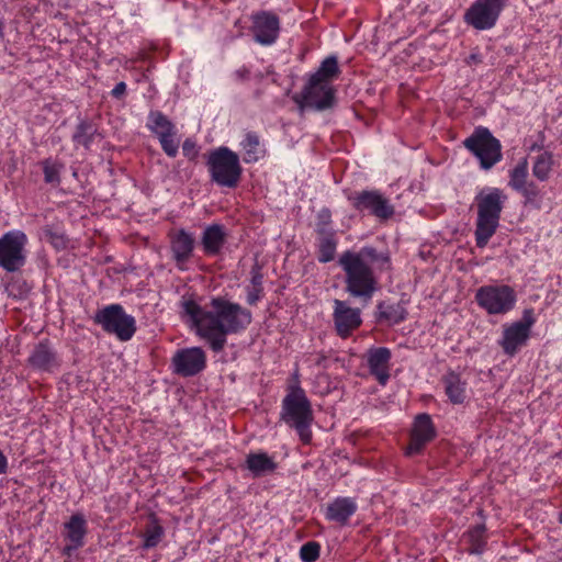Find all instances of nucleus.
<instances>
[{
  "mask_svg": "<svg viewBox=\"0 0 562 562\" xmlns=\"http://www.w3.org/2000/svg\"><path fill=\"white\" fill-rule=\"evenodd\" d=\"M180 317L214 352L226 345L228 335L244 331L251 323V312L224 297H212L204 307L192 296H182Z\"/></svg>",
  "mask_w": 562,
  "mask_h": 562,
  "instance_id": "obj_1",
  "label": "nucleus"
},
{
  "mask_svg": "<svg viewBox=\"0 0 562 562\" xmlns=\"http://www.w3.org/2000/svg\"><path fill=\"white\" fill-rule=\"evenodd\" d=\"M338 266L344 272L345 291L364 303L372 300L380 288L376 270L391 266L387 252H380L372 246L359 250L348 249L340 254Z\"/></svg>",
  "mask_w": 562,
  "mask_h": 562,
  "instance_id": "obj_2",
  "label": "nucleus"
},
{
  "mask_svg": "<svg viewBox=\"0 0 562 562\" xmlns=\"http://www.w3.org/2000/svg\"><path fill=\"white\" fill-rule=\"evenodd\" d=\"M337 57L325 58L317 70L312 74L301 92V106L317 111L331 109L336 102V90L333 81L339 76Z\"/></svg>",
  "mask_w": 562,
  "mask_h": 562,
  "instance_id": "obj_3",
  "label": "nucleus"
},
{
  "mask_svg": "<svg viewBox=\"0 0 562 562\" xmlns=\"http://www.w3.org/2000/svg\"><path fill=\"white\" fill-rule=\"evenodd\" d=\"M506 200L507 195L499 188L485 187L476 193L474 238L477 248H485L497 232Z\"/></svg>",
  "mask_w": 562,
  "mask_h": 562,
  "instance_id": "obj_4",
  "label": "nucleus"
},
{
  "mask_svg": "<svg viewBox=\"0 0 562 562\" xmlns=\"http://www.w3.org/2000/svg\"><path fill=\"white\" fill-rule=\"evenodd\" d=\"M280 419L293 428L304 445L312 441L314 414L305 391L299 385H291L282 400Z\"/></svg>",
  "mask_w": 562,
  "mask_h": 562,
  "instance_id": "obj_5",
  "label": "nucleus"
},
{
  "mask_svg": "<svg viewBox=\"0 0 562 562\" xmlns=\"http://www.w3.org/2000/svg\"><path fill=\"white\" fill-rule=\"evenodd\" d=\"M211 180L221 187L236 188L243 175L239 156L226 146L210 151L206 160Z\"/></svg>",
  "mask_w": 562,
  "mask_h": 562,
  "instance_id": "obj_6",
  "label": "nucleus"
},
{
  "mask_svg": "<svg viewBox=\"0 0 562 562\" xmlns=\"http://www.w3.org/2000/svg\"><path fill=\"white\" fill-rule=\"evenodd\" d=\"M92 319L106 334L113 335L120 341L131 340L137 330L135 317L127 314L117 303L99 308Z\"/></svg>",
  "mask_w": 562,
  "mask_h": 562,
  "instance_id": "obj_7",
  "label": "nucleus"
},
{
  "mask_svg": "<svg viewBox=\"0 0 562 562\" xmlns=\"http://www.w3.org/2000/svg\"><path fill=\"white\" fill-rule=\"evenodd\" d=\"M463 146L479 160L483 170L492 169L503 159L502 144L487 127H475L463 140Z\"/></svg>",
  "mask_w": 562,
  "mask_h": 562,
  "instance_id": "obj_8",
  "label": "nucleus"
},
{
  "mask_svg": "<svg viewBox=\"0 0 562 562\" xmlns=\"http://www.w3.org/2000/svg\"><path fill=\"white\" fill-rule=\"evenodd\" d=\"M475 302L490 315H504L515 307L517 295L510 285L487 284L476 290Z\"/></svg>",
  "mask_w": 562,
  "mask_h": 562,
  "instance_id": "obj_9",
  "label": "nucleus"
},
{
  "mask_svg": "<svg viewBox=\"0 0 562 562\" xmlns=\"http://www.w3.org/2000/svg\"><path fill=\"white\" fill-rule=\"evenodd\" d=\"M29 238L23 231L11 229L0 237V268L5 272L20 271L26 263Z\"/></svg>",
  "mask_w": 562,
  "mask_h": 562,
  "instance_id": "obj_10",
  "label": "nucleus"
},
{
  "mask_svg": "<svg viewBox=\"0 0 562 562\" xmlns=\"http://www.w3.org/2000/svg\"><path fill=\"white\" fill-rule=\"evenodd\" d=\"M347 199L356 211L380 221H387L395 213L391 201L379 190L355 191L348 194Z\"/></svg>",
  "mask_w": 562,
  "mask_h": 562,
  "instance_id": "obj_11",
  "label": "nucleus"
},
{
  "mask_svg": "<svg viewBox=\"0 0 562 562\" xmlns=\"http://www.w3.org/2000/svg\"><path fill=\"white\" fill-rule=\"evenodd\" d=\"M508 0H475L464 13V22L477 31L493 29Z\"/></svg>",
  "mask_w": 562,
  "mask_h": 562,
  "instance_id": "obj_12",
  "label": "nucleus"
},
{
  "mask_svg": "<svg viewBox=\"0 0 562 562\" xmlns=\"http://www.w3.org/2000/svg\"><path fill=\"white\" fill-rule=\"evenodd\" d=\"M536 321L533 310L526 308L522 312L520 321L514 322L504 327L499 345L507 356H514L524 345H526Z\"/></svg>",
  "mask_w": 562,
  "mask_h": 562,
  "instance_id": "obj_13",
  "label": "nucleus"
},
{
  "mask_svg": "<svg viewBox=\"0 0 562 562\" xmlns=\"http://www.w3.org/2000/svg\"><path fill=\"white\" fill-rule=\"evenodd\" d=\"M146 127L158 138L161 149L168 157L175 158L178 155L177 127L166 114L158 110L150 111Z\"/></svg>",
  "mask_w": 562,
  "mask_h": 562,
  "instance_id": "obj_14",
  "label": "nucleus"
},
{
  "mask_svg": "<svg viewBox=\"0 0 562 562\" xmlns=\"http://www.w3.org/2000/svg\"><path fill=\"white\" fill-rule=\"evenodd\" d=\"M254 40L263 46L274 44L280 34V19L271 11H260L251 15Z\"/></svg>",
  "mask_w": 562,
  "mask_h": 562,
  "instance_id": "obj_15",
  "label": "nucleus"
},
{
  "mask_svg": "<svg viewBox=\"0 0 562 562\" xmlns=\"http://www.w3.org/2000/svg\"><path fill=\"white\" fill-rule=\"evenodd\" d=\"M333 321L337 335L346 339L361 326V311L351 307L346 301L336 299L334 300Z\"/></svg>",
  "mask_w": 562,
  "mask_h": 562,
  "instance_id": "obj_16",
  "label": "nucleus"
},
{
  "mask_svg": "<svg viewBox=\"0 0 562 562\" xmlns=\"http://www.w3.org/2000/svg\"><path fill=\"white\" fill-rule=\"evenodd\" d=\"M173 372L182 376H193L206 367V355L201 347L178 350L172 357Z\"/></svg>",
  "mask_w": 562,
  "mask_h": 562,
  "instance_id": "obj_17",
  "label": "nucleus"
},
{
  "mask_svg": "<svg viewBox=\"0 0 562 562\" xmlns=\"http://www.w3.org/2000/svg\"><path fill=\"white\" fill-rule=\"evenodd\" d=\"M171 259L180 271L188 270V263L193 256L195 240L184 228L171 231L168 234Z\"/></svg>",
  "mask_w": 562,
  "mask_h": 562,
  "instance_id": "obj_18",
  "label": "nucleus"
},
{
  "mask_svg": "<svg viewBox=\"0 0 562 562\" xmlns=\"http://www.w3.org/2000/svg\"><path fill=\"white\" fill-rule=\"evenodd\" d=\"M436 437V428L429 414H418L411 430L409 445L406 448L407 456L418 454L425 446Z\"/></svg>",
  "mask_w": 562,
  "mask_h": 562,
  "instance_id": "obj_19",
  "label": "nucleus"
},
{
  "mask_svg": "<svg viewBox=\"0 0 562 562\" xmlns=\"http://www.w3.org/2000/svg\"><path fill=\"white\" fill-rule=\"evenodd\" d=\"M88 533V522L83 514L77 513L64 524V539L66 541L63 548V554L71 557L75 551L83 547L85 538Z\"/></svg>",
  "mask_w": 562,
  "mask_h": 562,
  "instance_id": "obj_20",
  "label": "nucleus"
},
{
  "mask_svg": "<svg viewBox=\"0 0 562 562\" xmlns=\"http://www.w3.org/2000/svg\"><path fill=\"white\" fill-rule=\"evenodd\" d=\"M391 350L386 347H372L367 351V364L371 375L385 385L390 379Z\"/></svg>",
  "mask_w": 562,
  "mask_h": 562,
  "instance_id": "obj_21",
  "label": "nucleus"
},
{
  "mask_svg": "<svg viewBox=\"0 0 562 562\" xmlns=\"http://www.w3.org/2000/svg\"><path fill=\"white\" fill-rule=\"evenodd\" d=\"M29 363L36 370L54 372L60 367V359L49 342L43 340L33 348L29 357Z\"/></svg>",
  "mask_w": 562,
  "mask_h": 562,
  "instance_id": "obj_22",
  "label": "nucleus"
},
{
  "mask_svg": "<svg viewBox=\"0 0 562 562\" xmlns=\"http://www.w3.org/2000/svg\"><path fill=\"white\" fill-rule=\"evenodd\" d=\"M228 233L224 225L213 223L203 229L201 234V246L206 256L214 257L221 254L224 248Z\"/></svg>",
  "mask_w": 562,
  "mask_h": 562,
  "instance_id": "obj_23",
  "label": "nucleus"
},
{
  "mask_svg": "<svg viewBox=\"0 0 562 562\" xmlns=\"http://www.w3.org/2000/svg\"><path fill=\"white\" fill-rule=\"evenodd\" d=\"M244 468L252 477H262L272 474L278 469V462L273 456L263 450L251 451L246 456Z\"/></svg>",
  "mask_w": 562,
  "mask_h": 562,
  "instance_id": "obj_24",
  "label": "nucleus"
},
{
  "mask_svg": "<svg viewBox=\"0 0 562 562\" xmlns=\"http://www.w3.org/2000/svg\"><path fill=\"white\" fill-rule=\"evenodd\" d=\"M358 505L351 497H336L328 504L325 517L329 521L346 525L349 518L357 512Z\"/></svg>",
  "mask_w": 562,
  "mask_h": 562,
  "instance_id": "obj_25",
  "label": "nucleus"
},
{
  "mask_svg": "<svg viewBox=\"0 0 562 562\" xmlns=\"http://www.w3.org/2000/svg\"><path fill=\"white\" fill-rule=\"evenodd\" d=\"M245 164H256L267 155L265 144L256 132H247L239 144Z\"/></svg>",
  "mask_w": 562,
  "mask_h": 562,
  "instance_id": "obj_26",
  "label": "nucleus"
},
{
  "mask_svg": "<svg viewBox=\"0 0 562 562\" xmlns=\"http://www.w3.org/2000/svg\"><path fill=\"white\" fill-rule=\"evenodd\" d=\"M445 393L452 404H462L467 398V381L454 371H448L442 376Z\"/></svg>",
  "mask_w": 562,
  "mask_h": 562,
  "instance_id": "obj_27",
  "label": "nucleus"
},
{
  "mask_svg": "<svg viewBox=\"0 0 562 562\" xmlns=\"http://www.w3.org/2000/svg\"><path fill=\"white\" fill-rule=\"evenodd\" d=\"M262 283V268L258 262H256L250 270V284L246 288V301L249 305H256L263 297Z\"/></svg>",
  "mask_w": 562,
  "mask_h": 562,
  "instance_id": "obj_28",
  "label": "nucleus"
},
{
  "mask_svg": "<svg viewBox=\"0 0 562 562\" xmlns=\"http://www.w3.org/2000/svg\"><path fill=\"white\" fill-rule=\"evenodd\" d=\"M317 259L322 263H327L334 260L338 239L336 233L317 235Z\"/></svg>",
  "mask_w": 562,
  "mask_h": 562,
  "instance_id": "obj_29",
  "label": "nucleus"
},
{
  "mask_svg": "<svg viewBox=\"0 0 562 562\" xmlns=\"http://www.w3.org/2000/svg\"><path fill=\"white\" fill-rule=\"evenodd\" d=\"M406 310L401 304L380 302L378 304V318L387 324H400L406 318Z\"/></svg>",
  "mask_w": 562,
  "mask_h": 562,
  "instance_id": "obj_30",
  "label": "nucleus"
},
{
  "mask_svg": "<svg viewBox=\"0 0 562 562\" xmlns=\"http://www.w3.org/2000/svg\"><path fill=\"white\" fill-rule=\"evenodd\" d=\"M165 536V529L160 525L159 520L153 516L147 524L145 530L142 533L143 544L142 548L145 550L153 549L159 544Z\"/></svg>",
  "mask_w": 562,
  "mask_h": 562,
  "instance_id": "obj_31",
  "label": "nucleus"
},
{
  "mask_svg": "<svg viewBox=\"0 0 562 562\" xmlns=\"http://www.w3.org/2000/svg\"><path fill=\"white\" fill-rule=\"evenodd\" d=\"M98 134L95 125L87 120H81L72 135V142L76 145H81L86 149H89Z\"/></svg>",
  "mask_w": 562,
  "mask_h": 562,
  "instance_id": "obj_32",
  "label": "nucleus"
},
{
  "mask_svg": "<svg viewBox=\"0 0 562 562\" xmlns=\"http://www.w3.org/2000/svg\"><path fill=\"white\" fill-rule=\"evenodd\" d=\"M485 533V525H476L465 532L464 538L470 543L469 552L471 554H480L484 551L486 546Z\"/></svg>",
  "mask_w": 562,
  "mask_h": 562,
  "instance_id": "obj_33",
  "label": "nucleus"
},
{
  "mask_svg": "<svg viewBox=\"0 0 562 562\" xmlns=\"http://www.w3.org/2000/svg\"><path fill=\"white\" fill-rule=\"evenodd\" d=\"M553 167V155L550 151H543L535 158L532 175L539 181H547Z\"/></svg>",
  "mask_w": 562,
  "mask_h": 562,
  "instance_id": "obj_34",
  "label": "nucleus"
},
{
  "mask_svg": "<svg viewBox=\"0 0 562 562\" xmlns=\"http://www.w3.org/2000/svg\"><path fill=\"white\" fill-rule=\"evenodd\" d=\"M529 182L530 181H528V161L527 159H522L510 170L509 187L515 191H518Z\"/></svg>",
  "mask_w": 562,
  "mask_h": 562,
  "instance_id": "obj_35",
  "label": "nucleus"
},
{
  "mask_svg": "<svg viewBox=\"0 0 562 562\" xmlns=\"http://www.w3.org/2000/svg\"><path fill=\"white\" fill-rule=\"evenodd\" d=\"M42 167L45 182L55 187L59 186L63 164L56 160L45 159L42 161Z\"/></svg>",
  "mask_w": 562,
  "mask_h": 562,
  "instance_id": "obj_36",
  "label": "nucleus"
},
{
  "mask_svg": "<svg viewBox=\"0 0 562 562\" xmlns=\"http://www.w3.org/2000/svg\"><path fill=\"white\" fill-rule=\"evenodd\" d=\"M315 232L317 235L336 233L333 228L331 211L328 207H323L318 211Z\"/></svg>",
  "mask_w": 562,
  "mask_h": 562,
  "instance_id": "obj_37",
  "label": "nucleus"
},
{
  "mask_svg": "<svg viewBox=\"0 0 562 562\" xmlns=\"http://www.w3.org/2000/svg\"><path fill=\"white\" fill-rule=\"evenodd\" d=\"M44 236L45 238L52 244V246L57 249L61 250L67 247V237L63 232L55 231L49 226H46L44 228Z\"/></svg>",
  "mask_w": 562,
  "mask_h": 562,
  "instance_id": "obj_38",
  "label": "nucleus"
},
{
  "mask_svg": "<svg viewBox=\"0 0 562 562\" xmlns=\"http://www.w3.org/2000/svg\"><path fill=\"white\" fill-rule=\"evenodd\" d=\"M321 546L316 541H308L300 549V558L303 562H315L319 558Z\"/></svg>",
  "mask_w": 562,
  "mask_h": 562,
  "instance_id": "obj_39",
  "label": "nucleus"
},
{
  "mask_svg": "<svg viewBox=\"0 0 562 562\" xmlns=\"http://www.w3.org/2000/svg\"><path fill=\"white\" fill-rule=\"evenodd\" d=\"M5 291L8 295L16 299L24 296L29 292V288L25 281L12 278L5 286Z\"/></svg>",
  "mask_w": 562,
  "mask_h": 562,
  "instance_id": "obj_40",
  "label": "nucleus"
},
{
  "mask_svg": "<svg viewBox=\"0 0 562 562\" xmlns=\"http://www.w3.org/2000/svg\"><path fill=\"white\" fill-rule=\"evenodd\" d=\"M182 153L189 160H195L200 154V148L194 139L187 138L182 144Z\"/></svg>",
  "mask_w": 562,
  "mask_h": 562,
  "instance_id": "obj_41",
  "label": "nucleus"
},
{
  "mask_svg": "<svg viewBox=\"0 0 562 562\" xmlns=\"http://www.w3.org/2000/svg\"><path fill=\"white\" fill-rule=\"evenodd\" d=\"M517 192H519L526 200L527 203L533 202L539 196V189L537 184L532 181L524 186L522 189H519Z\"/></svg>",
  "mask_w": 562,
  "mask_h": 562,
  "instance_id": "obj_42",
  "label": "nucleus"
},
{
  "mask_svg": "<svg viewBox=\"0 0 562 562\" xmlns=\"http://www.w3.org/2000/svg\"><path fill=\"white\" fill-rule=\"evenodd\" d=\"M126 83L124 81H121L115 85V87L112 89L111 94L115 99H121L125 92H126Z\"/></svg>",
  "mask_w": 562,
  "mask_h": 562,
  "instance_id": "obj_43",
  "label": "nucleus"
},
{
  "mask_svg": "<svg viewBox=\"0 0 562 562\" xmlns=\"http://www.w3.org/2000/svg\"><path fill=\"white\" fill-rule=\"evenodd\" d=\"M8 470V458L0 450V475L7 473Z\"/></svg>",
  "mask_w": 562,
  "mask_h": 562,
  "instance_id": "obj_44",
  "label": "nucleus"
},
{
  "mask_svg": "<svg viewBox=\"0 0 562 562\" xmlns=\"http://www.w3.org/2000/svg\"><path fill=\"white\" fill-rule=\"evenodd\" d=\"M482 61V57L479 53H472L470 56L465 59V63L468 65L472 64H480Z\"/></svg>",
  "mask_w": 562,
  "mask_h": 562,
  "instance_id": "obj_45",
  "label": "nucleus"
},
{
  "mask_svg": "<svg viewBox=\"0 0 562 562\" xmlns=\"http://www.w3.org/2000/svg\"><path fill=\"white\" fill-rule=\"evenodd\" d=\"M236 75L240 78H245L248 75V70L246 68L239 69L236 71Z\"/></svg>",
  "mask_w": 562,
  "mask_h": 562,
  "instance_id": "obj_46",
  "label": "nucleus"
},
{
  "mask_svg": "<svg viewBox=\"0 0 562 562\" xmlns=\"http://www.w3.org/2000/svg\"><path fill=\"white\" fill-rule=\"evenodd\" d=\"M558 520H559V522L562 525V510H561V512H560V514H559Z\"/></svg>",
  "mask_w": 562,
  "mask_h": 562,
  "instance_id": "obj_47",
  "label": "nucleus"
}]
</instances>
